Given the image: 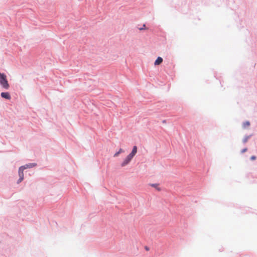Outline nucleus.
Returning <instances> with one entry per match:
<instances>
[{"label":"nucleus","instance_id":"f257e3e1","mask_svg":"<svg viewBox=\"0 0 257 257\" xmlns=\"http://www.w3.org/2000/svg\"><path fill=\"white\" fill-rule=\"evenodd\" d=\"M138 148L136 146H134L132 152L127 156L121 164V167H124L127 165L133 159L134 157L136 155L137 152Z\"/></svg>","mask_w":257,"mask_h":257},{"label":"nucleus","instance_id":"f03ea898","mask_svg":"<svg viewBox=\"0 0 257 257\" xmlns=\"http://www.w3.org/2000/svg\"><path fill=\"white\" fill-rule=\"evenodd\" d=\"M0 85L5 89H8L10 87L9 84L7 79V76L4 73L0 72Z\"/></svg>","mask_w":257,"mask_h":257},{"label":"nucleus","instance_id":"7ed1b4c3","mask_svg":"<svg viewBox=\"0 0 257 257\" xmlns=\"http://www.w3.org/2000/svg\"><path fill=\"white\" fill-rule=\"evenodd\" d=\"M26 169H27V167H26L25 166H21V167H20L19 170V175L20 178H19V180L18 181V183L22 182L23 181V180L24 179L23 171Z\"/></svg>","mask_w":257,"mask_h":257},{"label":"nucleus","instance_id":"20e7f679","mask_svg":"<svg viewBox=\"0 0 257 257\" xmlns=\"http://www.w3.org/2000/svg\"><path fill=\"white\" fill-rule=\"evenodd\" d=\"M1 96L3 98L7 99H11V95L9 92H2L1 94Z\"/></svg>","mask_w":257,"mask_h":257},{"label":"nucleus","instance_id":"39448f33","mask_svg":"<svg viewBox=\"0 0 257 257\" xmlns=\"http://www.w3.org/2000/svg\"><path fill=\"white\" fill-rule=\"evenodd\" d=\"M163 62V58L161 57H158L157 59L156 60L154 65L155 66L159 65L161 64Z\"/></svg>","mask_w":257,"mask_h":257},{"label":"nucleus","instance_id":"423d86ee","mask_svg":"<svg viewBox=\"0 0 257 257\" xmlns=\"http://www.w3.org/2000/svg\"><path fill=\"white\" fill-rule=\"evenodd\" d=\"M123 150L122 149H120L118 152L115 153L114 155V157H117L120 153L123 152Z\"/></svg>","mask_w":257,"mask_h":257},{"label":"nucleus","instance_id":"0eeeda50","mask_svg":"<svg viewBox=\"0 0 257 257\" xmlns=\"http://www.w3.org/2000/svg\"><path fill=\"white\" fill-rule=\"evenodd\" d=\"M249 125H250V122L248 121H246L243 123L242 126L244 128H246V127L249 126Z\"/></svg>","mask_w":257,"mask_h":257},{"label":"nucleus","instance_id":"6e6552de","mask_svg":"<svg viewBox=\"0 0 257 257\" xmlns=\"http://www.w3.org/2000/svg\"><path fill=\"white\" fill-rule=\"evenodd\" d=\"M36 165L35 164H28V165H26L25 166L26 167H27V168H32L34 166H35Z\"/></svg>","mask_w":257,"mask_h":257},{"label":"nucleus","instance_id":"1a4fd4ad","mask_svg":"<svg viewBox=\"0 0 257 257\" xmlns=\"http://www.w3.org/2000/svg\"><path fill=\"white\" fill-rule=\"evenodd\" d=\"M248 138H249V137H245L243 139V142L244 143H246V142H247V140H248Z\"/></svg>","mask_w":257,"mask_h":257},{"label":"nucleus","instance_id":"9d476101","mask_svg":"<svg viewBox=\"0 0 257 257\" xmlns=\"http://www.w3.org/2000/svg\"><path fill=\"white\" fill-rule=\"evenodd\" d=\"M139 29L140 30H144V29H146V25L144 24L143 25V27H142V28H140Z\"/></svg>","mask_w":257,"mask_h":257},{"label":"nucleus","instance_id":"9b49d317","mask_svg":"<svg viewBox=\"0 0 257 257\" xmlns=\"http://www.w3.org/2000/svg\"><path fill=\"white\" fill-rule=\"evenodd\" d=\"M250 159H251V160H255L256 157H255V156H251V157Z\"/></svg>","mask_w":257,"mask_h":257},{"label":"nucleus","instance_id":"f8f14e48","mask_svg":"<svg viewBox=\"0 0 257 257\" xmlns=\"http://www.w3.org/2000/svg\"><path fill=\"white\" fill-rule=\"evenodd\" d=\"M246 151H247V149H246V148H245V149H243V150L241 151V153H243L245 152Z\"/></svg>","mask_w":257,"mask_h":257},{"label":"nucleus","instance_id":"ddd939ff","mask_svg":"<svg viewBox=\"0 0 257 257\" xmlns=\"http://www.w3.org/2000/svg\"><path fill=\"white\" fill-rule=\"evenodd\" d=\"M152 186L153 187H156V186H157V184H152Z\"/></svg>","mask_w":257,"mask_h":257},{"label":"nucleus","instance_id":"4468645a","mask_svg":"<svg viewBox=\"0 0 257 257\" xmlns=\"http://www.w3.org/2000/svg\"><path fill=\"white\" fill-rule=\"evenodd\" d=\"M145 248H146V250H147L149 249V248H148V247L147 246H146V247H145Z\"/></svg>","mask_w":257,"mask_h":257}]
</instances>
